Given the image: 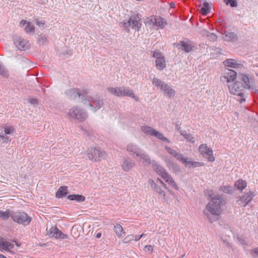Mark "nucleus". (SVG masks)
Returning <instances> with one entry per match:
<instances>
[{
    "label": "nucleus",
    "mask_w": 258,
    "mask_h": 258,
    "mask_svg": "<svg viewBox=\"0 0 258 258\" xmlns=\"http://www.w3.org/2000/svg\"><path fill=\"white\" fill-rule=\"evenodd\" d=\"M68 194V187L66 186H61L56 192L55 196L57 198H61L66 196Z\"/></svg>",
    "instance_id": "32"
},
{
    "label": "nucleus",
    "mask_w": 258,
    "mask_h": 258,
    "mask_svg": "<svg viewBox=\"0 0 258 258\" xmlns=\"http://www.w3.org/2000/svg\"><path fill=\"white\" fill-rule=\"evenodd\" d=\"M126 150L131 155L136 157H138L143 151L138 145L133 143H130L127 145Z\"/></svg>",
    "instance_id": "18"
},
{
    "label": "nucleus",
    "mask_w": 258,
    "mask_h": 258,
    "mask_svg": "<svg viewBox=\"0 0 258 258\" xmlns=\"http://www.w3.org/2000/svg\"><path fill=\"white\" fill-rule=\"evenodd\" d=\"M181 162L189 168H195L204 166V163L202 162L192 161L188 158H184V157L182 158Z\"/></svg>",
    "instance_id": "23"
},
{
    "label": "nucleus",
    "mask_w": 258,
    "mask_h": 258,
    "mask_svg": "<svg viewBox=\"0 0 258 258\" xmlns=\"http://www.w3.org/2000/svg\"><path fill=\"white\" fill-rule=\"evenodd\" d=\"M164 148L168 154L181 162L182 158L184 157L182 154L177 152L174 149L167 146H165Z\"/></svg>",
    "instance_id": "26"
},
{
    "label": "nucleus",
    "mask_w": 258,
    "mask_h": 258,
    "mask_svg": "<svg viewBox=\"0 0 258 258\" xmlns=\"http://www.w3.org/2000/svg\"><path fill=\"white\" fill-rule=\"evenodd\" d=\"M211 4L208 2H204L203 7L201 9L202 13L204 15H207L210 13Z\"/></svg>",
    "instance_id": "40"
},
{
    "label": "nucleus",
    "mask_w": 258,
    "mask_h": 258,
    "mask_svg": "<svg viewBox=\"0 0 258 258\" xmlns=\"http://www.w3.org/2000/svg\"><path fill=\"white\" fill-rule=\"evenodd\" d=\"M210 32H209L206 29H203L201 31H200V34L203 35V36H206V37H208L209 34H210Z\"/></svg>",
    "instance_id": "55"
},
{
    "label": "nucleus",
    "mask_w": 258,
    "mask_h": 258,
    "mask_svg": "<svg viewBox=\"0 0 258 258\" xmlns=\"http://www.w3.org/2000/svg\"><path fill=\"white\" fill-rule=\"evenodd\" d=\"M152 136H154L162 141H164L168 143H170V141L167 138L165 137L161 133L156 130H154Z\"/></svg>",
    "instance_id": "35"
},
{
    "label": "nucleus",
    "mask_w": 258,
    "mask_h": 258,
    "mask_svg": "<svg viewBox=\"0 0 258 258\" xmlns=\"http://www.w3.org/2000/svg\"><path fill=\"white\" fill-rule=\"evenodd\" d=\"M227 85L229 91L231 94L239 96L241 98L239 100L240 103L245 101L246 90H245V87L240 82L236 81Z\"/></svg>",
    "instance_id": "2"
},
{
    "label": "nucleus",
    "mask_w": 258,
    "mask_h": 258,
    "mask_svg": "<svg viewBox=\"0 0 258 258\" xmlns=\"http://www.w3.org/2000/svg\"><path fill=\"white\" fill-rule=\"evenodd\" d=\"M152 167L156 173L164 178L168 173L163 166L161 165L157 161L152 160Z\"/></svg>",
    "instance_id": "15"
},
{
    "label": "nucleus",
    "mask_w": 258,
    "mask_h": 258,
    "mask_svg": "<svg viewBox=\"0 0 258 258\" xmlns=\"http://www.w3.org/2000/svg\"><path fill=\"white\" fill-rule=\"evenodd\" d=\"M0 258H7L3 254H0Z\"/></svg>",
    "instance_id": "62"
},
{
    "label": "nucleus",
    "mask_w": 258,
    "mask_h": 258,
    "mask_svg": "<svg viewBox=\"0 0 258 258\" xmlns=\"http://www.w3.org/2000/svg\"><path fill=\"white\" fill-rule=\"evenodd\" d=\"M162 180H161L159 178H158L157 181H159V182H160V181H161Z\"/></svg>",
    "instance_id": "64"
},
{
    "label": "nucleus",
    "mask_w": 258,
    "mask_h": 258,
    "mask_svg": "<svg viewBox=\"0 0 258 258\" xmlns=\"http://www.w3.org/2000/svg\"><path fill=\"white\" fill-rule=\"evenodd\" d=\"M252 251L257 256H258V248L253 249Z\"/></svg>",
    "instance_id": "58"
},
{
    "label": "nucleus",
    "mask_w": 258,
    "mask_h": 258,
    "mask_svg": "<svg viewBox=\"0 0 258 258\" xmlns=\"http://www.w3.org/2000/svg\"><path fill=\"white\" fill-rule=\"evenodd\" d=\"M29 102L31 104L33 105H35L36 104H37L38 103V100L35 98H31L29 100Z\"/></svg>",
    "instance_id": "56"
},
{
    "label": "nucleus",
    "mask_w": 258,
    "mask_h": 258,
    "mask_svg": "<svg viewBox=\"0 0 258 258\" xmlns=\"http://www.w3.org/2000/svg\"><path fill=\"white\" fill-rule=\"evenodd\" d=\"M121 168L125 171H128L135 165V162L129 158H123L121 163Z\"/></svg>",
    "instance_id": "21"
},
{
    "label": "nucleus",
    "mask_w": 258,
    "mask_h": 258,
    "mask_svg": "<svg viewBox=\"0 0 258 258\" xmlns=\"http://www.w3.org/2000/svg\"><path fill=\"white\" fill-rule=\"evenodd\" d=\"M237 73L235 71L227 69L225 70L224 76L221 78L223 82L226 81L228 84L233 83L236 78Z\"/></svg>",
    "instance_id": "14"
},
{
    "label": "nucleus",
    "mask_w": 258,
    "mask_h": 258,
    "mask_svg": "<svg viewBox=\"0 0 258 258\" xmlns=\"http://www.w3.org/2000/svg\"><path fill=\"white\" fill-rule=\"evenodd\" d=\"M253 196V192L249 191L244 196L240 197L237 202L238 205L244 207L252 200Z\"/></svg>",
    "instance_id": "17"
},
{
    "label": "nucleus",
    "mask_w": 258,
    "mask_h": 258,
    "mask_svg": "<svg viewBox=\"0 0 258 258\" xmlns=\"http://www.w3.org/2000/svg\"><path fill=\"white\" fill-rule=\"evenodd\" d=\"M66 93L67 95L69 96L71 99L79 100L82 102L84 101L87 94L86 92L82 93L80 92L78 90L75 88L68 90L66 92Z\"/></svg>",
    "instance_id": "8"
},
{
    "label": "nucleus",
    "mask_w": 258,
    "mask_h": 258,
    "mask_svg": "<svg viewBox=\"0 0 258 258\" xmlns=\"http://www.w3.org/2000/svg\"><path fill=\"white\" fill-rule=\"evenodd\" d=\"M239 79L243 82V86L246 89L252 91H256L255 83L253 79L244 74H240L238 76Z\"/></svg>",
    "instance_id": "7"
},
{
    "label": "nucleus",
    "mask_w": 258,
    "mask_h": 258,
    "mask_svg": "<svg viewBox=\"0 0 258 258\" xmlns=\"http://www.w3.org/2000/svg\"><path fill=\"white\" fill-rule=\"evenodd\" d=\"M143 236V235H134V240H135L136 241H137L139 240Z\"/></svg>",
    "instance_id": "57"
},
{
    "label": "nucleus",
    "mask_w": 258,
    "mask_h": 258,
    "mask_svg": "<svg viewBox=\"0 0 258 258\" xmlns=\"http://www.w3.org/2000/svg\"><path fill=\"white\" fill-rule=\"evenodd\" d=\"M134 235L129 234L123 239V242L124 243H128L131 241L134 240Z\"/></svg>",
    "instance_id": "48"
},
{
    "label": "nucleus",
    "mask_w": 258,
    "mask_h": 258,
    "mask_svg": "<svg viewBox=\"0 0 258 258\" xmlns=\"http://www.w3.org/2000/svg\"><path fill=\"white\" fill-rule=\"evenodd\" d=\"M153 57L156 58V67L158 70L162 71L166 68L165 59L161 53L158 51H155L153 54Z\"/></svg>",
    "instance_id": "10"
},
{
    "label": "nucleus",
    "mask_w": 258,
    "mask_h": 258,
    "mask_svg": "<svg viewBox=\"0 0 258 258\" xmlns=\"http://www.w3.org/2000/svg\"><path fill=\"white\" fill-rule=\"evenodd\" d=\"M224 242L226 246H227V247H230V244L228 242L224 241Z\"/></svg>",
    "instance_id": "60"
},
{
    "label": "nucleus",
    "mask_w": 258,
    "mask_h": 258,
    "mask_svg": "<svg viewBox=\"0 0 258 258\" xmlns=\"http://www.w3.org/2000/svg\"><path fill=\"white\" fill-rule=\"evenodd\" d=\"M224 39L227 41L235 42L237 40V36L233 32H226L224 36Z\"/></svg>",
    "instance_id": "31"
},
{
    "label": "nucleus",
    "mask_w": 258,
    "mask_h": 258,
    "mask_svg": "<svg viewBox=\"0 0 258 258\" xmlns=\"http://www.w3.org/2000/svg\"><path fill=\"white\" fill-rule=\"evenodd\" d=\"M107 90L111 94L116 97H120L123 96H128L133 98L136 101L138 100V97L136 96L133 92L128 88H125L124 87H110L107 88Z\"/></svg>",
    "instance_id": "3"
},
{
    "label": "nucleus",
    "mask_w": 258,
    "mask_h": 258,
    "mask_svg": "<svg viewBox=\"0 0 258 258\" xmlns=\"http://www.w3.org/2000/svg\"><path fill=\"white\" fill-rule=\"evenodd\" d=\"M12 211L9 209L6 211L0 210V218L3 220H7L9 217L12 218Z\"/></svg>",
    "instance_id": "38"
},
{
    "label": "nucleus",
    "mask_w": 258,
    "mask_h": 258,
    "mask_svg": "<svg viewBox=\"0 0 258 258\" xmlns=\"http://www.w3.org/2000/svg\"><path fill=\"white\" fill-rule=\"evenodd\" d=\"M149 183L150 184L152 189L159 195V196L162 197L163 200L165 202H168V197H166L165 191L159 186L156 182L153 179H149Z\"/></svg>",
    "instance_id": "13"
},
{
    "label": "nucleus",
    "mask_w": 258,
    "mask_h": 258,
    "mask_svg": "<svg viewBox=\"0 0 258 258\" xmlns=\"http://www.w3.org/2000/svg\"><path fill=\"white\" fill-rule=\"evenodd\" d=\"M161 92L169 98L173 97L175 95V90L167 83Z\"/></svg>",
    "instance_id": "27"
},
{
    "label": "nucleus",
    "mask_w": 258,
    "mask_h": 258,
    "mask_svg": "<svg viewBox=\"0 0 258 258\" xmlns=\"http://www.w3.org/2000/svg\"><path fill=\"white\" fill-rule=\"evenodd\" d=\"M208 37H209V39L212 41H215L217 39V35L215 33H210Z\"/></svg>",
    "instance_id": "53"
},
{
    "label": "nucleus",
    "mask_w": 258,
    "mask_h": 258,
    "mask_svg": "<svg viewBox=\"0 0 258 258\" xmlns=\"http://www.w3.org/2000/svg\"><path fill=\"white\" fill-rule=\"evenodd\" d=\"M47 42L46 36L44 34H40L38 36L37 43L39 45H44Z\"/></svg>",
    "instance_id": "43"
},
{
    "label": "nucleus",
    "mask_w": 258,
    "mask_h": 258,
    "mask_svg": "<svg viewBox=\"0 0 258 258\" xmlns=\"http://www.w3.org/2000/svg\"><path fill=\"white\" fill-rule=\"evenodd\" d=\"M4 134L6 135L13 134L14 133V129L13 126H5L4 127Z\"/></svg>",
    "instance_id": "45"
},
{
    "label": "nucleus",
    "mask_w": 258,
    "mask_h": 258,
    "mask_svg": "<svg viewBox=\"0 0 258 258\" xmlns=\"http://www.w3.org/2000/svg\"><path fill=\"white\" fill-rule=\"evenodd\" d=\"M224 3L227 5H230L232 8L236 7L238 6L237 0H224Z\"/></svg>",
    "instance_id": "44"
},
{
    "label": "nucleus",
    "mask_w": 258,
    "mask_h": 258,
    "mask_svg": "<svg viewBox=\"0 0 258 258\" xmlns=\"http://www.w3.org/2000/svg\"><path fill=\"white\" fill-rule=\"evenodd\" d=\"M160 183L164 187V188L167 189L166 185L163 182L162 180L160 181Z\"/></svg>",
    "instance_id": "59"
},
{
    "label": "nucleus",
    "mask_w": 258,
    "mask_h": 258,
    "mask_svg": "<svg viewBox=\"0 0 258 258\" xmlns=\"http://www.w3.org/2000/svg\"><path fill=\"white\" fill-rule=\"evenodd\" d=\"M68 199L71 201H77L78 202H83L85 198L84 196L79 195H71L68 196Z\"/></svg>",
    "instance_id": "41"
},
{
    "label": "nucleus",
    "mask_w": 258,
    "mask_h": 258,
    "mask_svg": "<svg viewBox=\"0 0 258 258\" xmlns=\"http://www.w3.org/2000/svg\"><path fill=\"white\" fill-rule=\"evenodd\" d=\"M223 63L225 67L233 69H241L243 67V62L241 60L232 58L226 59Z\"/></svg>",
    "instance_id": "16"
},
{
    "label": "nucleus",
    "mask_w": 258,
    "mask_h": 258,
    "mask_svg": "<svg viewBox=\"0 0 258 258\" xmlns=\"http://www.w3.org/2000/svg\"><path fill=\"white\" fill-rule=\"evenodd\" d=\"M35 23L38 27H39L40 28L41 27L43 28L44 26L45 22L42 19H40V20L36 19L35 20Z\"/></svg>",
    "instance_id": "50"
},
{
    "label": "nucleus",
    "mask_w": 258,
    "mask_h": 258,
    "mask_svg": "<svg viewBox=\"0 0 258 258\" xmlns=\"http://www.w3.org/2000/svg\"><path fill=\"white\" fill-rule=\"evenodd\" d=\"M153 85L155 86L158 89H160L161 91L163 90L166 83L161 80L154 77L152 80Z\"/></svg>",
    "instance_id": "30"
},
{
    "label": "nucleus",
    "mask_w": 258,
    "mask_h": 258,
    "mask_svg": "<svg viewBox=\"0 0 258 258\" xmlns=\"http://www.w3.org/2000/svg\"><path fill=\"white\" fill-rule=\"evenodd\" d=\"M151 23L154 27H156L157 29H162L167 25L166 20L160 17L152 18Z\"/></svg>",
    "instance_id": "20"
},
{
    "label": "nucleus",
    "mask_w": 258,
    "mask_h": 258,
    "mask_svg": "<svg viewBox=\"0 0 258 258\" xmlns=\"http://www.w3.org/2000/svg\"><path fill=\"white\" fill-rule=\"evenodd\" d=\"M199 149L203 157L207 158L209 161L213 162L215 161V159L213 155L212 150L208 147L206 144L201 145Z\"/></svg>",
    "instance_id": "9"
},
{
    "label": "nucleus",
    "mask_w": 258,
    "mask_h": 258,
    "mask_svg": "<svg viewBox=\"0 0 258 258\" xmlns=\"http://www.w3.org/2000/svg\"><path fill=\"white\" fill-rule=\"evenodd\" d=\"M92 102L95 104V107H94L90 102L88 103V105L91 107V110L93 112H95L98 109L101 108L103 104V101L102 99L99 98H91Z\"/></svg>",
    "instance_id": "22"
},
{
    "label": "nucleus",
    "mask_w": 258,
    "mask_h": 258,
    "mask_svg": "<svg viewBox=\"0 0 258 258\" xmlns=\"http://www.w3.org/2000/svg\"><path fill=\"white\" fill-rule=\"evenodd\" d=\"M137 157H139L142 163L145 165H152V161L149 155L146 154V152L142 151Z\"/></svg>",
    "instance_id": "25"
},
{
    "label": "nucleus",
    "mask_w": 258,
    "mask_h": 258,
    "mask_svg": "<svg viewBox=\"0 0 258 258\" xmlns=\"http://www.w3.org/2000/svg\"><path fill=\"white\" fill-rule=\"evenodd\" d=\"M234 185L237 190L242 191L246 187L247 183L243 179H239L235 182Z\"/></svg>",
    "instance_id": "34"
},
{
    "label": "nucleus",
    "mask_w": 258,
    "mask_h": 258,
    "mask_svg": "<svg viewBox=\"0 0 258 258\" xmlns=\"http://www.w3.org/2000/svg\"><path fill=\"white\" fill-rule=\"evenodd\" d=\"M144 250L146 252L148 251L152 253L153 251V247L151 245H146L144 247Z\"/></svg>",
    "instance_id": "54"
},
{
    "label": "nucleus",
    "mask_w": 258,
    "mask_h": 258,
    "mask_svg": "<svg viewBox=\"0 0 258 258\" xmlns=\"http://www.w3.org/2000/svg\"><path fill=\"white\" fill-rule=\"evenodd\" d=\"M16 245L18 246V247H19L20 246V244H19L18 243L16 242Z\"/></svg>",
    "instance_id": "63"
},
{
    "label": "nucleus",
    "mask_w": 258,
    "mask_h": 258,
    "mask_svg": "<svg viewBox=\"0 0 258 258\" xmlns=\"http://www.w3.org/2000/svg\"><path fill=\"white\" fill-rule=\"evenodd\" d=\"M166 165L168 168L174 172H177L179 171V167L171 161H167Z\"/></svg>",
    "instance_id": "37"
},
{
    "label": "nucleus",
    "mask_w": 258,
    "mask_h": 258,
    "mask_svg": "<svg viewBox=\"0 0 258 258\" xmlns=\"http://www.w3.org/2000/svg\"><path fill=\"white\" fill-rule=\"evenodd\" d=\"M178 46L179 48L184 50L186 52H189L192 50L194 45L190 41L187 40L186 41H180L177 44V47Z\"/></svg>",
    "instance_id": "19"
},
{
    "label": "nucleus",
    "mask_w": 258,
    "mask_h": 258,
    "mask_svg": "<svg viewBox=\"0 0 258 258\" xmlns=\"http://www.w3.org/2000/svg\"><path fill=\"white\" fill-rule=\"evenodd\" d=\"M220 190L224 192L225 193H230L232 189L231 186H223L220 187Z\"/></svg>",
    "instance_id": "49"
},
{
    "label": "nucleus",
    "mask_w": 258,
    "mask_h": 258,
    "mask_svg": "<svg viewBox=\"0 0 258 258\" xmlns=\"http://www.w3.org/2000/svg\"><path fill=\"white\" fill-rule=\"evenodd\" d=\"M13 40L15 46L20 50H26L30 46L28 41L18 36H15Z\"/></svg>",
    "instance_id": "12"
},
{
    "label": "nucleus",
    "mask_w": 258,
    "mask_h": 258,
    "mask_svg": "<svg viewBox=\"0 0 258 258\" xmlns=\"http://www.w3.org/2000/svg\"><path fill=\"white\" fill-rule=\"evenodd\" d=\"M131 27L136 30H139L142 24L139 17L136 15H132L130 18Z\"/></svg>",
    "instance_id": "24"
},
{
    "label": "nucleus",
    "mask_w": 258,
    "mask_h": 258,
    "mask_svg": "<svg viewBox=\"0 0 258 258\" xmlns=\"http://www.w3.org/2000/svg\"><path fill=\"white\" fill-rule=\"evenodd\" d=\"M12 220L19 224L25 226L29 224L31 221V218L26 213L22 211H12Z\"/></svg>",
    "instance_id": "5"
},
{
    "label": "nucleus",
    "mask_w": 258,
    "mask_h": 258,
    "mask_svg": "<svg viewBox=\"0 0 258 258\" xmlns=\"http://www.w3.org/2000/svg\"><path fill=\"white\" fill-rule=\"evenodd\" d=\"M237 240H238L240 244L243 245L244 247L247 245L246 241L241 236L237 237Z\"/></svg>",
    "instance_id": "52"
},
{
    "label": "nucleus",
    "mask_w": 258,
    "mask_h": 258,
    "mask_svg": "<svg viewBox=\"0 0 258 258\" xmlns=\"http://www.w3.org/2000/svg\"><path fill=\"white\" fill-rule=\"evenodd\" d=\"M0 139L3 140V143H8L11 141L10 138L5 134H0Z\"/></svg>",
    "instance_id": "47"
},
{
    "label": "nucleus",
    "mask_w": 258,
    "mask_h": 258,
    "mask_svg": "<svg viewBox=\"0 0 258 258\" xmlns=\"http://www.w3.org/2000/svg\"><path fill=\"white\" fill-rule=\"evenodd\" d=\"M163 179L165 180V181L166 182L168 183V184L171 187H172L173 188H174L176 190H178V186H177V185L176 183V182H175L174 180L173 179V178L170 175H169L168 174Z\"/></svg>",
    "instance_id": "33"
},
{
    "label": "nucleus",
    "mask_w": 258,
    "mask_h": 258,
    "mask_svg": "<svg viewBox=\"0 0 258 258\" xmlns=\"http://www.w3.org/2000/svg\"><path fill=\"white\" fill-rule=\"evenodd\" d=\"M141 130L144 134L152 136L155 130V129L152 127L147 125L142 126Z\"/></svg>",
    "instance_id": "36"
},
{
    "label": "nucleus",
    "mask_w": 258,
    "mask_h": 258,
    "mask_svg": "<svg viewBox=\"0 0 258 258\" xmlns=\"http://www.w3.org/2000/svg\"><path fill=\"white\" fill-rule=\"evenodd\" d=\"M101 233H98L96 235V237L99 238L101 237Z\"/></svg>",
    "instance_id": "61"
},
{
    "label": "nucleus",
    "mask_w": 258,
    "mask_h": 258,
    "mask_svg": "<svg viewBox=\"0 0 258 258\" xmlns=\"http://www.w3.org/2000/svg\"><path fill=\"white\" fill-rule=\"evenodd\" d=\"M0 75H2L5 77H7L8 76L7 70L1 63H0Z\"/></svg>",
    "instance_id": "46"
},
{
    "label": "nucleus",
    "mask_w": 258,
    "mask_h": 258,
    "mask_svg": "<svg viewBox=\"0 0 258 258\" xmlns=\"http://www.w3.org/2000/svg\"><path fill=\"white\" fill-rule=\"evenodd\" d=\"M106 154L105 152L98 148H91L88 149V157L94 162H97L104 159Z\"/></svg>",
    "instance_id": "6"
},
{
    "label": "nucleus",
    "mask_w": 258,
    "mask_h": 258,
    "mask_svg": "<svg viewBox=\"0 0 258 258\" xmlns=\"http://www.w3.org/2000/svg\"><path fill=\"white\" fill-rule=\"evenodd\" d=\"M122 25L123 27L124 28H125L126 29V30L128 32L129 31L128 28L130 27H131V24L130 23V19L126 22H125V21L123 22L122 23Z\"/></svg>",
    "instance_id": "51"
},
{
    "label": "nucleus",
    "mask_w": 258,
    "mask_h": 258,
    "mask_svg": "<svg viewBox=\"0 0 258 258\" xmlns=\"http://www.w3.org/2000/svg\"><path fill=\"white\" fill-rule=\"evenodd\" d=\"M47 234L51 237H54L56 239L62 238L67 239V235L62 233L56 227H51L47 229Z\"/></svg>",
    "instance_id": "11"
},
{
    "label": "nucleus",
    "mask_w": 258,
    "mask_h": 258,
    "mask_svg": "<svg viewBox=\"0 0 258 258\" xmlns=\"http://www.w3.org/2000/svg\"><path fill=\"white\" fill-rule=\"evenodd\" d=\"M20 25L21 27L25 26L24 30L26 33L34 32V26L29 22L22 20Z\"/></svg>",
    "instance_id": "29"
},
{
    "label": "nucleus",
    "mask_w": 258,
    "mask_h": 258,
    "mask_svg": "<svg viewBox=\"0 0 258 258\" xmlns=\"http://www.w3.org/2000/svg\"><path fill=\"white\" fill-rule=\"evenodd\" d=\"M179 132L180 135L186 139L187 141L192 143H194L196 142V140L191 135L186 133L185 131H180Z\"/></svg>",
    "instance_id": "42"
},
{
    "label": "nucleus",
    "mask_w": 258,
    "mask_h": 258,
    "mask_svg": "<svg viewBox=\"0 0 258 258\" xmlns=\"http://www.w3.org/2000/svg\"><path fill=\"white\" fill-rule=\"evenodd\" d=\"M67 115L70 117L81 122L85 121L88 116L86 111L78 106H74L71 108Z\"/></svg>",
    "instance_id": "4"
},
{
    "label": "nucleus",
    "mask_w": 258,
    "mask_h": 258,
    "mask_svg": "<svg viewBox=\"0 0 258 258\" xmlns=\"http://www.w3.org/2000/svg\"><path fill=\"white\" fill-rule=\"evenodd\" d=\"M14 245L8 241L4 240L3 239H0V250H6L10 251V250L13 248Z\"/></svg>",
    "instance_id": "28"
},
{
    "label": "nucleus",
    "mask_w": 258,
    "mask_h": 258,
    "mask_svg": "<svg viewBox=\"0 0 258 258\" xmlns=\"http://www.w3.org/2000/svg\"><path fill=\"white\" fill-rule=\"evenodd\" d=\"M114 230L119 238L121 237L122 234L124 233L122 227L119 224L114 225Z\"/></svg>",
    "instance_id": "39"
},
{
    "label": "nucleus",
    "mask_w": 258,
    "mask_h": 258,
    "mask_svg": "<svg viewBox=\"0 0 258 258\" xmlns=\"http://www.w3.org/2000/svg\"><path fill=\"white\" fill-rule=\"evenodd\" d=\"M211 198L212 201L206 205L203 213L210 222H213L218 220L219 216L222 213L221 206L223 201L220 196L215 195Z\"/></svg>",
    "instance_id": "1"
}]
</instances>
